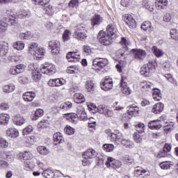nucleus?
Segmentation results:
<instances>
[{
	"instance_id": "nucleus-28",
	"label": "nucleus",
	"mask_w": 178,
	"mask_h": 178,
	"mask_svg": "<svg viewBox=\"0 0 178 178\" xmlns=\"http://www.w3.org/2000/svg\"><path fill=\"white\" fill-rule=\"evenodd\" d=\"M44 54H45V49L42 47H38L35 51L31 53L35 59H41V58L44 56Z\"/></svg>"
},
{
	"instance_id": "nucleus-46",
	"label": "nucleus",
	"mask_w": 178,
	"mask_h": 178,
	"mask_svg": "<svg viewBox=\"0 0 178 178\" xmlns=\"http://www.w3.org/2000/svg\"><path fill=\"white\" fill-rule=\"evenodd\" d=\"M42 175L45 178H54L55 177V173L53 172L51 170H45L42 173Z\"/></svg>"
},
{
	"instance_id": "nucleus-8",
	"label": "nucleus",
	"mask_w": 178,
	"mask_h": 178,
	"mask_svg": "<svg viewBox=\"0 0 178 178\" xmlns=\"http://www.w3.org/2000/svg\"><path fill=\"white\" fill-rule=\"evenodd\" d=\"M108 137H111V141H112V143H115L118 145H120V143L124 139L123 134L119 132L118 130H115L113 133L108 134Z\"/></svg>"
},
{
	"instance_id": "nucleus-51",
	"label": "nucleus",
	"mask_w": 178,
	"mask_h": 178,
	"mask_svg": "<svg viewBox=\"0 0 178 178\" xmlns=\"http://www.w3.org/2000/svg\"><path fill=\"white\" fill-rule=\"evenodd\" d=\"M44 12L46 15H48V16H52V15H54V7L51 5L47 6L44 8Z\"/></svg>"
},
{
	"instance_id": "nucleus-4",
	"label": "nucleus",
	"mask_w": 178,
	"mask_h": 178,
	"mask_svg": "<svg viewBox=\"0 0 178 178\" xmlns=\"http://www.w3.org/2000/svg\"><path fill=\"white\" fill-rule=\"evenodd\" d=\"M108 64L109 61L106 58H96L92 60V69L95 72H99Z\"/></svg>"
},
{
	"instance_id": "nucleus-17",
	"label": "nucleus",
	"mask_w": 178,
	"mask_h": 178,
	"mask_svg": "<svg viewBox=\"0 0 178 178\" xmlns=\"http://www.w3.org/2000/svg\"><path fill=\"white\" fill-rule=\"evenodd\" d=\"M149 174V172L145 170L144 168L141 167H136L134 170V175L136 177H147L148 175Z\"/></svg>"
},
{
	"instance_id": "nucleus-63",
	"label": "nucleus",
	"mask_w": 178,
	"mask_h": 178,
	"mask_svg": "<svg viewBox=\"0 0 178 178\" xmlns=\"http://www.w3.org/2000/svg\"><path fill=\"white\" fill-rule=\"evenodd\" d=\"M175 124L173 122H170L168 124L164 127V130L166 131V133H170V131H172L173 129H175Z\"/></svg>"
},
{
	"instance_id": "nucleus-49",
	"label": "nucleus",
	"mask_w": 178,
	"mask_h": 178,
	"mask_svg": "<svg viewBox=\"0 0 178 178\" xmlns=\"http://www.w3.org/2000/svg\"><path fill=\"white\" fill-rule=\"evenodd\" d=\"M15 86L13 84L6 85L3 87V92H13L15 91Z\"/></svg>"
},
{
	"instance_id": "nucleus-29",
	"label": "nucleus",
	"mask_w": 178,
	"mask_h": 178,
	"mask_svg": "<svg viewBox=\"0 0 178 178\" xmlns=\"http://www.w3.org/2000/svg\"><path fill=\"white\" fill-rule=\"evenodd\" d=\"M13 122L17 126H22V124L26 123V119H24V116L18 114L14 117Z\"/></svg>"
},
{
	"instance_id": "nucleus-40",
	"label": "nucleus",
	"mask_w": 178,
	"mask_h": 178,
	"mask_svg": "<svg viewBox=\"0 0 178 178\" xmlns=\"http://www.w3.org/2000/svg\"><path fill=\"white\" fill-rule=\"evenodd\" d=\"M74 33H87V28L84 24H79L75 26Z\"/></svg>"
},
{
	"instance_id": "nucleus-25",
	"label": "nucleus",
	"mask_w": 178,
	"mask_h": 178,
	"mask_svg": "<svg viewBox=\"0 0 178 178\" xmlns=\"http://www.w3.org/2000/svg\"><path fill=\"white\" fill-rule=\"evenodd\" d=\"M148 127L149 129H151V130H159L161 127H162V124H161V120H156L150 121L148 123Z\"/></svg>"
},
{
	"instance_id": "nucleus-56",
	"label": "nucleus",
	"mask_w": 178,
	"mask_h": 178,
	"mask_svg": "<svg viewBox=\"0 0 178 178\" xmlns=\"http://www.w3.org/2000/svg\"><path fill=\"white\" fill-rule=\"evenodd\" d=\"M170 34L171 36V38L172 40H178V31L176 29H171L170 31Z\"/></svg>"
},
{
	"instance_id": "nucleus-37",
	"label": "nucleus",
	"mask_w": 178,
	"mask_h": 178,
	"mask_svg": "<svg viewBox=\"0 0 178 178\" xmlns=\"http://www.w3.org/2000/svg\"><path fill=\"white\" fill-rule=\"evenodd\" d=\"M141 87L143 90H145V91H152L154 90V84L151 82H148L147 81H143L141 83Z\"/></svg>"
},
{
	"instance_id": "nucleus-11",
	"label": "nucleus",
	"mask_w": 178,
	"mask_h": 178,
	"mask_svg": "<svg viewBox=\"0 0 178 178\" xmlns=\"http://www.w3.org/2000/svg\"><path fill=\"white\" fill-rule=\"evenodd\" d=\"M107 168H113V169H119L122 166V162L119 160L114 159L112 157H108L105 163Z\"/></svg>"
},
{
	"instance_id": "nucleus-6",
	"label": "nucleus",
	"mask_w": 178,
	"mask_h": 178,
	"mask_svg": "<svg viewBox=\"0 0 178 178\" xmlns=\"http://www.w3.org/2000/svg\"><path fill=\"white\" fill-rule=\"evenodd\" d=\"M40 72L43 74H47V76H52L56 72V69L54 64L44 63L40 66Z\"/></svg>"
},
{
	"instance_id": "nucleus-19",
	"label": "nucleus",
	"mask_w": 178,
	"mask_h": 178,
	"mask_svg": "<svg viewBox=\"0 0 178 178\" xmlns=\"http://www.w3.org/2000/svg\"><path fill=\"white\" fill-rule=\"evenodd\" d=\"M121 91L124 95H130L131 94V89L127 86V82L124 81L123 79L120 81Z\"/></svg>"
},
{
	"instance_id": "nucleus-62",
	"label": "nucleus",
	"mask_w": 178,
	"mask_h": 178,
	"mask_svg": "<svg viewBox=\"0 0 178 178\" xmlns=\"http://www.w3.org/2000/svg\"><path fill=\"white\" fill-rule=\"evenodd\" d=\"M104 148L106 152H112L115 149V146L113 144H105Z\"/></svg>"
},
{
	"instance_id": "nucleus-12",
	"label": "nucleus",
	"mask_w": 178,
	"mask_h": 178,
	"mask_svg": "<svg viewBox=\"0 0 178 178\" xmlns=\"http://www.w3.org/2000/svg\"><path fill=\"white\" fill-rule=\"evenodd\" d=\"M100 87L103 91H109L113 88V81L111 78L106 77L100 83Z\"/></svg>"
},
{
	"instance_id": "nucleus-44",
	"label": "nucleus",
	"mask_w": 178,
	"mask_h": 178,
	"mask_svg": "<svg viewBox=\"0 0 178 178\" xmlns=\"http://www.w3.org/2000/svg\"><path fill=\"white\" fill-rule=\"evenodd\" d=\"M23 59V56L20 54H13L8 57V60L10 62H19V60H22Z\"/></svg>"
},
{
	"instance_id": "nucleus-2",
	"label": "nucleus",
	"mask_w": 178,
	"mask_h": 178,
	"mask_svg": "<svg viewBox=\"0 0 178 178\" xmlns=\"http://www.w3.org/2000/svg\"><path fill=\"white\" fill-rule=\"evenodd\" d=\"M65 118L67 120H69L71 123H77V119L79 120H87V113H86V109L83 106H78L76 108V113H67L65 114Z\"/></svg>"
},
{
	"instance_id": "nucleus-52",
	"label": "nucleus",
	"mask_w": 178,
	"mask_h": 178,
	"mask_svg": "<svg viewBox=\"0 0 178 178\" xmlns=\"http://www.w3.org/2000/svg\"><path fill=\"white\" fill-rule=\"evenodd\" d=\"M35 166V163L33 162H29L27 161V163H25L24 166V170H31L33 169V168H34Z\"/></svg>"
},
{
	"instance_id": "nucleus-38",
	"label": "nucleus",
	"mask_w": 178,
	"mask_h": 178,
	"mask_svg": "<svg viewBox=\"0 0 178 178\" xmlns=\"http://www.w3.org/2000/svg\"><path fill=\"white\" fill-rule=\"evenodd\" d=\"M31 16V13L28 10H23L17 14V17L19 19H27Z\"/></svg>"
},
{
	"instance_id": "nucleus-18",
	"label": "nucleus",
	"mask_w": 178,
	"mask_h": 178,
	"mask_svg": "<svg viewBox=\"0 0 178 178\" xmlns=\"http://www.w3.org/2000/svg\"><path fill=\"white\" fill-rule=\"evenodd\" d=\"M127 113L129 116H137L140 113V109L136 104H131L129 106Z\"/></svg>"
},
{
	"instance_id": "nucleus-9",
	"label": "nucleus",
	"mask_w": 178,
	"mask_h": 178,
	"mask_svg": "<svg viewBox=\"0 0 178 178\" xmlns=\"http://www.w3.org/2000/svg\"><path fill=\"white\" fill-rule=\"evenodd\" d=\"M49 47L53 55H58L60 52V42L57 40L49 42Z\"/></svg>"
},
{
	"instance_id": "nucleus-48",
	"label": "nucleus",
	"mask_w": 178,
	"mask_h": 178,
	"mask_svg": "<svg viewBox=\"0 0 178 178\" xmlns=\"http://www.w3.org/2000/svg\"><path fill=\"white\" fill-rule=\"evenodd\" d=\"M38 152L40 154V155H47L49 154V149H48L46 147L44 146H39L37 148Z\"/></svg>"
},
{
	"instance_id": "nucleus-47",
	"label": "nucleus",
	"mask_w": 178,
	"mask_h": 178,
	"mask_svg": "<svg viewBox=\"0 0 178 178\" xmlns=\"http://www.w3.org/2000/svg\"><path fill=\"white\" fill-rule=\"evenodd\" d=\"M19 37L20 40H30L32 37L31 32L26 31L25 33H20Z\"/></svg>"
},
{
	"instance_id": "nucleus-33",
	"label": "nucleus",
	"mask_w": 178,
	"mask_h": 178,
	"mask_svg": "<svg viewBox=\"0 0 178 178\" xmlns=\"http://www.w3.org/2000/svg\"><path fill=\"white\" fill-rule=\"evenodd\" d=\"M152 97L154 101H161L162 99V93H161V90L156 88H153Z\"/></svg>"
},
{
	"instance_id": "nucleus-50",
	"label": "nucleus",
	"mask_w": 178,
	"mask_h": 178,
	"mask_svg": "<svg viewBox=\"0 0 178 178\" xmlns=\"http://www.w3.org/2000/svg\"><path fill=\"white\" fill-rule=\"evenodd\" d=\"M94 81L89 79L86 82V88L88 91H92L94 90Z\"/></svg>"
},
{
	"instance_id": "nucleus-59",
	"label": "nucleus",
	"mask_w": 178,
	"mask_h": 178,
	"mask_svg": "<svg viewBox=\"0 0 178 178\" xmlns=\"http://www.w3.org/2000/svg\"><path fill=\"white\" fill-rule=\"evenodd\" d=\"M64 131L65 134H67L68 136H72V134H74V129H73L70 126H67L65 128Z\"/></svg>"
},
{
	"instance_id": "nucleus-35",
	"label": "nucleus",
	"mask_w": 178,
	"mask_h": 178,
	"mask_svg": "<svg viewBox=\"0 0 178 178\" xmlns=\"http://www.w3.org/2000/svg\"><path fill=\"white\" fill-rule=\"evenodd\" d=\"M22 158L24 161H28L29 162H34V159H31L33 158V154L31 152L25 151L23 153L20 154Z\"/></svg>"
},
{
	"instance_id": "nucleus-1",
	"label": "nucleus",
	"mask_w": 178,
	"mask_h": 178,
	"mask_svg": "<svg viewBox=\"0 0 178 178\" xmlns=\"http://www.w3.org/2000/svg\"><path fill=\"white\" fill-rule=\"evenodd\" d=\"M116 28L113 24H110L106 26V31H100L97 35V40L102 45L108 47L112 44V40L116 38Z\"/></svg>"
},
{
	"instance_id": "nucleus-53",
	"label": "nucleus",
	"mask_w": 178,
	"mask_h": 178,
	"mask_svg": "<svg viewBox=\"0 0 178 178\" xmlns=\"http://www.w3.org/2000/svg\"><path fill=\"white\" fill-rule=\"evenodd\" d=\"M141 134H143V133H138V131L134 134V140L136 141V143H140L141 141H143Z\"/></svg>"
},
{
	"instance_id": "nucleus-3",
	"label": "nucleus",
	"mask_w": 178,
	"mask_h": 178,
	"mask_svg": "<svg viewBox=\"0 0 178 178\" xmlns=\"http://www.w3.org/2000/svg\"><path fill=\"white\" fill-rule=\"evenodd\" d=\"M156 66V63L155 61L149 60L148 63L141 67L140 73L142 76H145V77H149L155 72Z\"/></svg>"
},
{
	"instance_id": "nucleus-57",
	"label": "nucleus",
	"mask_w": 178,
	"mask_h": 178,
	"mask_svg": "<svg viewBox=\"0 0 178 178\" xmlns=\"http://www.w3.org/2000/svg\"><path fill=\"white\" fill-rule=\"evenodd\" d=\"M31 131H33V126L29 125L23 129L22 134L23 136H27L28 134H30Z\"/></svg>"
},
{
	"instance_id": "nucleus-14",
	"label": "nucleus",
	"mask_w": 178,
	"mask_h": 178,
	"mask_svg": "<svg viewBox=\"0 0 178 178\" xmlns=\"http://www.w3.org/2000/svg\"><path fill=\"white\" fill-rule=\"evenodd\" d=\"M26 69V66L24 64H19L16 66H13L10 68V74L13 76H16V74H20V73H23Z\"/></svg>"
},
{
	"instance_id": "nucleus-61",
	"label": "nucleus",
	"mask_w": 178,
	"mask_h": 178,
	"mask_svg": "<svg viewBox=\"0 0 178 178\" xmlns=\"http://www.w3.org/2000/svg\"><path fill=\"white\" fill-rule=\"evenodd\" d=\"M145 129V125L143 123L139 122L136 126V131L138 133H143Z\"/></svg>"
},
{
	"instance_id": "nucleus-23",
	"label": "nucleus",
	"mask_w": 178,
	"mask_h": 178,
	"mask_svg": "<svg viewBox=\"0 0 178 178\" xmlns=\"http://www.w3.org/2000/svg\"><path fill=\"white\" fill-rule=\"evenodd\" d=\"M155 6L158 10H163L168 8V0H156Z\"/></svg>"
},
{
	"instance_id": "nucleus-42",
	"label": "nucleus",
	"mask_w": 178,
	"mask_h": 178,
	"mask_svg": "<svg viewBox=\"0 0 178 178\" xmlns=\"http://www.w3.org/2000/svg\"><path fill=\"white\" fill-rule=\"evenodd\" d=\"M74 37L79 41H83L84 38H87L86 32H74Z\"/></svg>"
},
{
	"instance_id": "nucleus-5",
	"label": "nucleus",
	"mask_w": 178,
	"mask_h": 178,
	"mask_svg": "<svg viewBox=\"0 0 178 178\" xmlns=\"http://www.w3.org/2000/svg\"><path fill=\"white\" fill-rule=\"evenodd\" d=\"M29 69L32 72L33 80H34V81H40V80H41V76H42V74L40 72V68H38V65L31 63L29 65Z\"/></svg>"
},
{
	"instance_id": "nucleus-16",
	"label": "nucleus",
	"mask_w": 178,
	"mask_h": 178,
	"mask_svg": "<svg viewBox=\"0 0 178 178\" xmlns=\"http://www.w3.org/2000/svg\"><path fill=\"white\" fill-rule=\"evenodd\" d=\"M65 81L63 79H49L48 81V86L49 87H60V86H63Z\"/></svg>"
},
{
	"instance_id": "nucleus-26",
	"label": "nucleus",
	"mask_w": 178,
	"mask_h": 178,
	"mask_svg": "<svg viewBox=\"0 0 178 178\" xmlns=\"http://www.w3.org/2000/svg\"><path fill=\"white\" fill-rule=\"evenodd\" d=\"M10 116L6 113L0 114V126H8Z\"/></svg>"
},
{
	"instance_id": "nucleus-10",
	"label": "nucleus",
	"mask_w": 178,
	"mask_h": 178,
	"mask_svg": "<svg viewBox=\"0 0 178 178\" xmlns=\"http://www.w3.org/2000/svg\"><path fill=\"white\" fill-rule=\"evenodd\" d=\"M97 112L100 115H104L106 118H113V111L109 108L107 106L99 105L98 106Z\"/></svg>"
},
{
	"instance_id": "nucleus-7",
	"label": "nucleus",
	"mask_w": 178,
	"mask_h": 178,
	"mask_svg": "<svg viewBox=\"0 0 178 178\" xmlns=\"http://www.w3.org/2000/svg\"><path fill=\"white\" fill-rule=\"evenodd\" d=\"M72 106H73L72 102H66L60 105L53 106L51 109L54 113H59L60 111H69V109L72 108Z\"/></svg>"
},
{
	"instance_id": "nucleus-32",
	"label": "nucleus",
	"mask_w": 178,
	"mask_h": 178,
	"mask_svg": "<svg viewBox=\"0 0 178 178\" xmlns=\"http://www.w3.org/2000/svg\"><path fill=\"white\" fill-rule=\"evenodd\" d=\"M22 97L26 102H31L35 98V94L33 92H26Z\"/></svg>"
},
{
	"instance_id": "nucleus-54",
	"label": "nucleus",
	"mask_w": 178,
	"mask_h": 178,
	"mask_svg": "<svg viewBox=\"0 0 178 178\" xmlns=\"http://www.w3.org/2000/svg\"><path fill=\"white\" fill-rule=\"evenodd\" d=\"M165 79L173 86H177V81L175 79H173V76H172V74H166L165 76Z\"/></svg>"
},
{
	"instance_id": "nucleus-58",
	"label": "nucleus",
	"mask_w": 178,
	"mask_h": 178,
	"mask_svg": "<svg viewBox=\"0 0 178 178\" xmlns=\"http://www.w3.org/2000/svg\"><path fill=\"white\" fill-rule=\"evenodd\" d=\"M38 48V44L35 42H33L29 44V51L31 54H33L34 51H35Z\"/></svg>"
},
{
	"instance_id": "nucleus-55",
	"label": "nucleus",
	"mask_w": 178,
	"mask_h": 178,
	"mask_svg": "<svg viewBox=\"0 0 178 178\" xmlns=\"http://www.w3.org/2000/svg\"><path fill=\"white\" fill-rule=\"evenodd\" d=\"M8 30V23L0 21V33H5Z\"/></svg>"
},
{
	"instance_id": "nucleus-36",
	"label": "nucleus",
	"mask_w": 178,
	"mask_h": 178,
	"mask_svg": "<svg viewBox=\"0 0 178 178\" xmlns=\"http://www.w3.org/2000/svg\"><path fill=\"white\" fill-rule=\"evenodd\" d=\"M140 29L142 30H144L145 31H149V33H151V31H154V27H152V25L149 21H146L143 22L140 26Z\"/></svg>"
},
{
	"instance_id": "nucleus-20",
	"label": "nucleus",
	"mask_w": 178,
	"mask_h": 178,
	"mask_svg": "<svg viewBox=\"0 0 178 178\" xmlns=\"http://www.w3.org/2000/svg\"><path fill=\"white\" fill-rule=\"evenodd\" d=\"M9 51V47L8 43L1 42H0V58H5Z\"/></svg>"
},
{
	"instance_id": "nucleus-45",
	"label": "nucleus",
	"mask_w": 178,
	"mask_h": 178,
	"mask_svg": "<svg viewBox=\"0 0 178 178\" xmlns=\"http://www.w3.org/2000/svg\"><path fill=\"white\" fill-rule=\"evenodd\" d=\"M42 116H44V110L41 108L36 109L33 120H38V118H42Z\"/></svg>"
},
{
	"instance_id": "nucleus-64",
	"label": "nucleus",
	"mask_w": 178,
	"mask_h": 178,
	"mask_svg": "<svg viewBox=\"0 0 178 178\" xmlns=\"http://www.w3.org/2000/svg\"><path fill=\"white\" fill-rule=\"evenodd\" d=\"M159 166L160 168H161V169H170V162L169 161H163L162 163H159Z\"/></svg>"
},
{
	"instance_id": "nucleus-30",
	"label": "nucleus",
	"mask_w": 178,
	"mask_h": 178,
	"mask_svg": "<svg viewBox=\"0 0 178 178\" xmlns=\"http://www.w3.org/2000/svg\"><path fill=\"white\" fill-rule=\"evenodd\" d=\"M163 104L159 102L153 106L152 112L156 115L161 113V112L163 111Z\"/></svg>"
},
{
	"instance_id": "nucleus-31",
	"label": "nucleus",
	"mask_w": 178,
	"mask_h": 178,
	"mask_svg": "<svg viewBox=\"0 0 178 178\" xmlns=\"http://www.w3.org/2000/svg\"><path fill=\"white\" fill-rule=\"evenodd\" d=\"M53 141L54 145H58V144H62L63 143V136H62V134L57 132L53 136Z\"/></svg>"
},
{
	"instance_id": "nucleus-24",
	"label": "nucleus",
	"mask_w": 178,
	"mask_h": 178,
	"mask_svg": "<svg viewBox=\"0 0 178 178\" xmlns=\"http://www.w3.org/2000/svg\"><path fill=\"white\" fill-rule=\"evenodd\" d=\"M132 51H134V56L135 59H144V58H145V55H147L145 51L143 49H132Z\"/></svg>"
},
{
	"instance_id": "nucleus-21",
	"label": "nucleus",
	"mask_w": 178,
	"mask_h": 178,
	"mask_svg": "<svg viewBox=\"0 0 178 178\" xmlns=\"http://www.w3.org/2000/svg\"><path fill=\"white\" fill-rule=\"evenodd\" d=\"M103 21L104 18H102L100 15L96 14L91 19V24L92 27H97L99 26V24H101Z\"/></svg>"
},
{
	"instance_id": "nucleus-34",
	"label": "nucleus",
	"mask_w": 178,
	"mask_h": 178,
	"mask_svg": "<svg viewBox=\"0 0 178 178\" xmlns=\"http://www.w3.org/2000/svg\"><path fill=\"white\" fill-rule=\"evenodd\" d=\"M74 101L76 104H83V102H86V98L81 93H75L74 95Z\"/></svg>"
},
{
	"instance_id": "nucleus-39",
	"label": "nucleus",
	"mask_w": 178,
	"mask_h": 178,
	"mask_svg": "<svg viewBox=\"0 0 178 178\" xmlns=\"http://www.w3.org/2000/svg\"><path fill=\"white\" fill-rule=\"evenodd\" d=\"M152 51L156 58H161L163 56V51H162V49H161L157 48L156 46H153L152 47Z\"/></svg>"
},
{
	"instance_id": "nucleus-27",
	"label": "nucleus",
	"mask_w": 178,
	"mask_h": 178,
	"mask_svg": "<svg viewBox=\"0 0 178 178\" xmlns=\"http://www.w3.org/2000/svg\"><path fill=\"white\" fill-rule=\"evenodd\" d=\"M6 136L10 138H17V137H19V130L16 128H9L6 130Z\"/></svg>"
},
{
	"instance_id": "nucleus-60",
	"label": "nucleus",
	"mask_w": 178,
	"mask_h": 178,
	"mask_svg": "<svg viewBox=\"0 0 178 178\" xmlns=\"http://www.w3.org/2000/svg\"><path fill=\"white\" fill-rule=\"evenodd\" d=\"M33 2H37L40 6H47L51 0H32Z\"/></svg>"
},
{
	"instance_id": "nucleus-22",
	"label": "nucleus",
	"mask_w": 178,
	"mask_h": 178,
	"mask_svg": "<svg viewBox=\"0 0 178 178\" xmlns=\"http://www.w3.org/2000/svg\"><path fill=\"white\" fill-rule=\"evenodd\" d=\"M98 153L94 149H88L83 154L84 159H92L97 156Z\"/></svg>"
},
{
	"instance_id": "nucleus-43",
	"label": "nucleus",
	"mask_w": 178,
	"mask_h": 178,
	"mask_svg": "<svg viewBox=\"0 0 178 178\" xmlns=\"http://www.w3.org/2000/svg\"><path fill=\"white\" fill-rule=\"evenodd\" d=\"M121 145H123L125 148H133L134 147V145L133 144V142L129 139H122V141L120 143Z\"/></svg>"
},
{
	"instance_id": "nucleus-13",
	"label": "nucleus",
	"mask_w": 178,
	"mask_h": 178,
	"mask_svg": "<svg viewBox=\"0 0 178 178\" xmlns=\"http://www.w3.org/2000/svg\"><path fill=\"white\" fill-rule=\"evenodd\" d=\"M122 19L130 29H136L137 27V24L136 20L134 19L133 16L127 14L122 16Z\"/></svg>"
},
{
	"instance_id": "nucleus-41",
	"label": "nucleus",
	"mask_w": 178,
	"mask_h": 178,
	"mask_svg": "<svg viewBox=\"0 0 178 178\" xmlns=\"http://www.w3.org/2000/svg\"><path fill=\"white\" fill-rule=\"evenodd\" d=\"M14 49H16L17 51H23L24 49V42L23 41H17L13 43V45Z\"/></svg>"
},
{
	"instance_id": "nucleus-15",
	"label": "nucleus",
	"mask_w": 178,
	"mask_h": 178,
	"mask_svg": "<svg viewBox=\"0 0 178 178\" xmlns=\"http://www.w3.org/2000/svg\"><path fill=\"white\" fill-rule=\"evenodd\" d=\"M66 58L68 62H79L80 60V53L79 51H70L67 54Z\"/></svg>"
}]
</instances>
